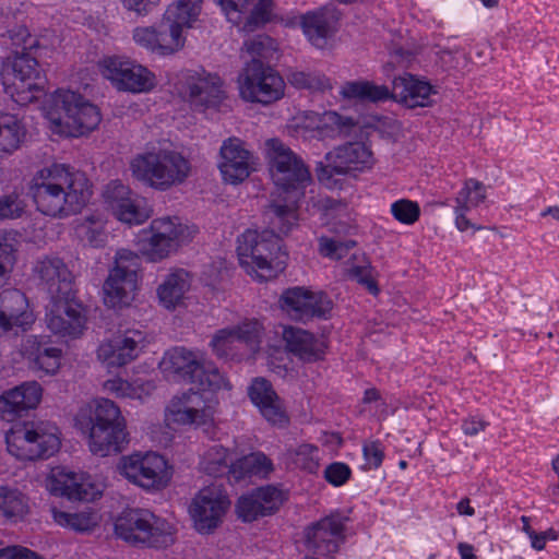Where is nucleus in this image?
Masks as SVG:
<instances>
[{"instance_id":"obj_22","label":"nucleus","mask_w":559,"mask_h":559,"mask_svg":"<svg viewBox=\"0 0 559 559\" xmlns=\"http://www.w3.org/2000/svg\"><path fill=\"white\" fill-rule=\"evenodd\" d=\"M219 156L218 168L226 182L240 183L253 170V155L238 138L225 140L221 146Z\"/></svg>"},{"instance_id":"obj_49","label":"nucleus","mask_w":559,"mask_h":559,"mask_svg":"<svg viewBox=\"0 0 559 559\" xmlns=\"http://www.w3.org/2000/svg\"><path fill=\"white\" fill-rule=\"evenodd\" d=\"M317 453V447L305 443L298 445L296 449L289 450L288 457L296 467L309 473H316L319 467Z\"/></svg>"},{"instance_id":"obj_37","label":"nucleus","mask_w":559,"mask_h":559,"mask_svg":"<svg viewBox=\"0 0 559 559\" xmlns=\"http://www.w3.org/2000/svg\"><path fill=\"white\" fill-rule=\"evenodd\" d=\"M486 199V189L484 185L476 180L469 179L465 181L463 189L459 192L455 202V225L459 230L464 231L467 228L479 229L469 222L465 216V212L471 207L478 206Z\"/></svg>"},{"instance_id":"obj_18","label":"nucleus","mask_w":559,"mask_h":559,"mask_svg":"<svg viewBox=\"0 0 559 559\" xmlns=\"http://www.w3.org/2000/svg\"><path fill=\"white\" fill-rule=\"evenodd\" d=\"M347 516L333 512L307 526L304 531L305 546L317 556H332L338 551L340 544L345 540Z\"/></svg>"},{"instance_id":"obj_36","label":"nucleus","mask_w":559,"mask_h":559,"mask_svg":"<svg viewBox=\"0 0 559 559\" xmlns=\"http://www.w3.org/2000/svg\"><path fill=\"white\" fill-rule=\"evenodd\" d=\"M48 489L51 493L64 496L70 500L90 501L94 498L92 486L84 483L82 476L61 467L52 469Z\"/></svg>"},{"instance_id":"obj_5","label":"nucleus","mask_w":559,"mask_h":559,"mask_svg":"<svg viewBox=\"0 0 559 559\" xmlns=\"http://www.w3.org/2000/svg\"><path fill=\"white\" fill-rule=\"evenodd\" d=\"M265 216L270 219L272 217ZM274 229L281 234L278 226H272V230L258 233L248 229L238 238L237 253L240 264L257 274L260 280L267 281L283 272L286 266L287 254L282 250V240L275 235Z\"/></svg>"},{"instance_id":"obj_10","label":"nucleus","mask_w":559,"mask_h":559,"mask_svg":"<svg viewBox=\"0 0 559 559\" xmlns=\"http://www.w3.org/2000/svg\"><path fill=\"white\" fill-rule=\"evenodd\" d=\"M160 366L164 371L193 384L200 391L214 392L230 388L224 374L213 364L202 362L192 352L183 347L169 350Z\"/></svg>"},{"instance_id":"obj_60","label":"nucleus","mask_w":559,"mask_h":559,"mask_svg":"<svg viewBox=\"0 0 559 559\" xmlns=\"http://www.w3.org/2000/svg\"><path fill=\"white\" fill-rule=\"evenodd\" d=\"M139 265V255L136 253L128 249H120L116 253L115 266L112 269L138 273Z\"/></svg>"},{"instance_id":"obj_50","label":"nucleus","mask_w":559,"mask_h":559,"mask_svg":"<svg viewBox=\"0 0 559 559\" xmlns=\"http://www.w3.org/2000/svg\"><path fill=\"white\" fill-rule=\"evenodd\" d=\"M356 246L353 239L342 240L340 237L320 238V253L334 260H341Z\"/></svg>"},{"instance_id":"obj_55","label":"nucleus","mask_w":559,"mask_h":559,"mask_svg":"<svg viewBox=\"0 0 559 559\" xmlns=\"http://www.w3.org/2000/svg\"><path fill=\"white\" fill-rule=\"evenodd\" d=\"M267 515L274 513L282 503V491L273 486L261 487L254 491Z\"/></svg>"},{"instance_id":"obj_13","label":"nucleus","mask_w":559,"mask_h":559,"mask_svg":"<svg viewBox=\"0 0 559 559\" xmlns=\"http://www.w3.org/2000/svg\"><path fill=\"white\" fill-rule=\"evenodd\" d=\"M189 228L178 217L154 219L150 229L141 231L138 250L150 262H159L190 238Z\"/></svg>"},{"instance_id":"obj_30","label":"nucleus","mask_w":559,"mask_h":559,"mask_svg":"<svg viewBox=\"0 0 559 559\" xmlns=\"http://www.w3.org/2000/svg\"><path fill=\"white\" fill-rule=\"evenodd\" d=\"M142 341L140 331H127L124 334L115 335L98 347L97 357L108 367H122L136 358Z\"/></svg>"},{"instance_id":"obj_54","label":"nucleus","mask_w":559,"mask_h":559,"mask_svg":"<svg viewBox=\"0 0 559 559\" xmlns=\"http://www.w3.org/2000/svg\"><path fill=\"white\" fill-rule=\"evenodd\" d=\"M25 204L16 193H10L0 198V221L14 219L22 215Z\"/></svg>"},{"instance_id":"obj_31","label":"nucleus","mask_w":559,"mask_h":559,"mask_svg":"<svg viewBox=\"0 0 559 559\" xmlns=\"http://www.w3.org/2000/svg\"><path fill=\"white\" fill-rule=\"evenodd\" d=\"M282 336L286 348L300 360L316 362L324 358L328 346L323 337L295 326H284Z\"/></svg>"},{"instance_id":"obj_6","label":"nucleus","mask_w":559,"mask_h":559,"mask_svg":"<svg viewBox=\"0 0 559 559\" xmlns=\"http://www.w3.org/2000/svg\"><path fill=\"white\" fill-rule=\"evenodd\" d=\"M88 447L93 454H116L129 443L127 423L120 407L108 399H99L88 417Z\"/></svg>"},{"instance_id":"obj_38","label":"nucleus","mask_w":559,"mask_h":559,"mask_svg":"<svg viewBox=\"0 0 559 559\" xmlns=\"http://www.w3.org/2000/svg\"><path fill=\"white\" fill-rule=\"evenodd\" d=\"M273 471L272 461L262 452H254L230 463L229 480L240 481L247 477H266Z\"/></svg>"},{"instance_id":"obj_27","label":"nucleus","mask_w":559,"mask_h":559,"mask_svg":"<svg viewBox=\"0 0 559 559\" xmlns=\"http://www.w3.org/2000/svg\"><path fill=\"white\" fill-rule=\"evenodd\" d=\"M133 39L139 46L162 56L175 53L185 45L183 36H178L177 31H171L163 20L156 26L136 27Z\"/></svg>"},{"instance_id":"obj_25","label":"nucleus","mask_w":559,"mask_h":559,"mask_svg":"<svg viewBox=\"0 0 559 559\" xmlns=\"http://www.w3.org/2000/svg\"><path fill=\"white\" fill-rule=\"evenodd\" d=\"M357 123L350 117H343L335 111L323 114L307 112L297 129L304 134L310 132L311 138L320 140L326 138L348 136L356 129Z\"/></svg>"},{"instance_id":"obj_16","label":"nucleus","mask_w":559,"mask_h":559,"mask_svg":"<svg viewBox=\"0 0 559 559\" xmlns=\"http://www.w3.org/2000/svg\"><path fill=\"white\" fill-rule=\"evenodd\" d=\"M118 468L129 480L145 489L163 488L169 479L165 459L153 452L123 456Z\"/></svg>"},{"instance_id":"obj_4","label":"nucleus","mask_w":559,"mask_h":559,"mask_svg":"<svg viewBox=\"0 0 559 559\" xmlns=\"http://www.w3.org/2000/svg\"><path fill=\"white\" fill-rule=\"evenodd\" d=\"M44 109L55 131L66 136H82L100 122L98 108L70 90L59 88L50 94Z\"/></svg>"},{"instance_id":"obj_9","label":"nucleus","mask_w":559,"mask_h":559,"mask_svg":"<svg viewBox=\"0 0 559 559\" xmlns=\"http://www.w3.org/2000/svg\"><path fill=\"white\" fill-rule=\"evenodd\" d=\"M115 533L131 545L166 548L175 543L176 528L145 509H129L115 521Z\"/></svg>"},{"instance_id":"obj_53","label":"nucleus","mask_w":559,"mask_h":559,"mask_svg":"<svg viewBox=\"0 0 559 559\" xmlns=\"http://www.w3.org/2000/svg\"><path fill=\"white\" fill-rule=\"evenodd\" d=\"M392 215L400 223L411 225L418 221L420 209L417 202L401 199L391 205Z\"/></svg>"},{"instance_id":"obj_46","label":"nucleus","mask_w":559,"mask_h":559,"mask_svg":"<svg viewBox=\"0 0 559 559\" xmlns=\"http://www.w3.org/2000/svg\"><path fill=\"white\" fill-rule=\"evenodd\" d=\"M61 349L46 345H38L31 352L29 359L33 368L44 371L46 374H53L60 367Z\"/></svg>"},{"instance_id":"obj_32","label":"nucleus","mask_w":559,"mask_h":559,"mask_svg":"<svg viewBox=\"0 0 559 559\" xmlns=\"http://www.w3.org/2000/svg\"><path fill=\"white\" fill-rule=\"evenodd\" d=\"M138 289V273L111 269L104 283V302L110 308L129 306Z\"/></svg>"},{"instance_id":"obj_44","label":"nucleus","mask_w":559,"mask_h":559,"mask_svg":"<svg viewBox=\"0 0 559 559\" xmlns=\"http://www.w3.org/2000/svg\"><path fill=\"white\" fill-rule=\"evenodd\" d=\"M75 229L79 237L91 247L100 248L106 245L105 221L100 215L84 216Z\"/></svg>"},{"instance_id":"obj_61","label":"nucleus","mask_w":559,"mask_h":559,"mask_svg":"<svg viewBox=\"0 0 559 559\" xmlns=\"http://www.w3.org/2000/svg\"><path fill=\"white\" fill-rule=\"evenodd\" d=\"M0 559H43L36 552L22 547L9 546L0 549Z\"/></svg>"},{"instance_id":"obj_57","label":"nucleus","mask_w":559,"mask_h":559,"mask_svg":"<svg viewBox=\"0 0 559 559\" xmlns=\"http://www.w3.org/2000/svg\"><path fill=\"white\" fill-rule=\"evenodd\" d=\"M350 474V468L341 462L332 463L324 469V478L333 486L345 484L349 479Z\"/></svg>"},{"instance_id":"obj_33","label":"nucleus","mask_w":559,"mask_h":559,"mask_svg":"<svg viewBox=\"0 0 559 559\" xmlns=\"http://www.w3.org/2000/svg\"><path fill=\"white\" fill-rule=\"evenodd\" d=\"M34 322L33 312L28 309L26 296L17 290H4L0 294V330L11 331L14 326L25 329Z\"/></svg>"},{"instance_id":"obj_15","label":"nucleus","mask_w":559,"mask_h":559,"mask_svg":"<svg viewBox=\"0 0 559 559\" xmlns=\"http://www.w3.org/2000/svg\"><path fill=\"white\" fill-rule=\"evenodd\" d=\"M326 164L319 162L316 174L320 182L331 186L334 175H346L371 164V151L362 142H348L325 155Z\"/></svg>"},{"instance_id":"obj_48","label":"nucleus","mask_w":559,"mask_h":559,"mask_svg":"<svg viewBox=\"0 0 559 559\" xmlns=\"http://www.w3.org/2000/svg\"><path fill=\"white\" fill-rule=\"evenodd\" d=\"M242 50L251 56V60L270 61L277 50L276 43L265 34H259L243 43Z\"/></svg>"},{"instance_id":"obj_12","label":"nucleus","mask_w":559,"mask_h":559,"mask_svg":"<svg viewBox=\"0 0 559 559\" xmlns=\"http://www.w3.org/2000/svg\"><path fill=\"white\" fill-rule=\"evenodd\" d=\"M237 82L239 94L246 102L270 105L284 96L285 83L282 76L259 59L245 63Z\"/></svg>"},{"instance_id":"obj_24","label":"nucleus","mask_w":559,"mask_h":559,"mask_svg":"<svg viewBox=\"0 0 559 559\" xmlns=\"http://www.w3.org/2000/svg\"><path fill=\"white\" fill-rule=\"evenodd\" d=\"M103 198L107 207L123 223L141 224L147 218L146 213L140 206L138 195L120 180H112L106 185Z\"/></svg>"},{"instance_id":"obj_21","label":"nucleus","mask_w":559,"mask_h":559,"mask_svg":"<svg viewBox=\"0 0 559 559\" xmlns=\"http://www.w3.org/2000/svg\"><path fill=\"white\" fill-rule=\"evenodd\" d=\"M261 325L258 321L243 322L234 328L218 330L212 337L210 346L219 359H234L238 357L240 346L255 353L261 342Z\"/></svg>"},{"instance_id":"obj_20","label":"nucleus","mask_w":559,"mask_h":559,"mask_svg":"<svg viewBox=\"0 0 559 559\" xmlns=\"http://www.w3.org/2000/svg\"><path fill=\"white\" fill-rule=\"evenodd\" d=\"M280 304L293 319L307 322L312 318L326 319L333 308V301L323 292L313 293L305 287L286 289Z\"/></svg>"},{"instance_id":"obj_8","label":"nucleus","mask_w":559,"mask_h":559,"mask_svg":"<svg viewBox=\"0 0 559 559\" xmlns=\"http://www.w3.org/2000/svg\"><path fill=\"white\" fill-rule=\"evenodd\" d=\"M130 168L138 180L160 191L185 182L191 169L188 159L170 150L140 154L132 159Z\"/></svg>"},{"instance_id":"obj_34","label":"nucleus","mask_w":559,"mask_h":559,"mask_svg":"<svg viewBox=\"0 0 559 559\" xmlns=\"http://www.w3.org/2000/svg\"><path fill=\"white\" fill-rule=\"evenodd\" d=\"M249 396L267 421L274 425H283L287 421L281 401L267 380L254 379L249 388Z\"/></svg>"},{"instance_id":"obj_47","label":"nucleus","mask_w":559,"mask_h":559,"mask_svg":"<svg viewBox=\"0 0 559 559\" xmlns=\"http://www.w3.org/2000/svg\"><path fill=\"white\" fill-rule=\"evenodd\" d=\"M51 512L56 523L76 532H87L96 525L95 516L87 512L70 513L56 508Z\"/></svg>"},{"instance_id":"obj_11","label":"nucleus","mask_w":559,"mask_h":559,"mask_svg":"<svg viewBox=\"0 0 559 559\" xmlns=\"http://www.w3.org/2000/svg\"><path fill=\"white\" fill-rule=\"evenodd\" d=\"M33 46L34 44H29L21 51H14L3 61L0 72L5 93L21 105L37 99L35 92L39 91L36 82L39 79L38 62L27 51Z\"/></svg>"},{"instance_id":"obj_28","label":"nucleus","mask_w":559,"mask_h":559,"mask_svg":"<svg viewBox=\"0 0 559 559\" xmlns=\"http://www.w3.org/2000/svg\"><path fill=\"white\" fill-rule=\"evenodd\" d=\"M43 389L36 381H26L2 393L0 413L3 418L13 420L29 409L37 407L41 400Z\"/></svg>"},{"instance_id":"obj_29","label":"nucleus","mask_w":559,"mask_h":559,"mask_svg":"<svg viewBox=\"0 0 559 559\" xmlns=\"http://www.w3.org/2000/svg\"><path fill=\"white\" fill-rule=\"evenodd\" d=\"M35 273L45 285L50 299L73 295V276L61 259L47 257L38 261Z\"/></svg>"},{"instance_id":"obj_19","label":"nucleus","mask_w":559,"mask_h":559,"mask_svg":"<svg viewBox=\"0 0 559 559\" xmlns=\"http://www.w3.org/2000/svg\"><path fill=\"white\" fill-rule=\"evenodd\" d=\"M47 328L57 335L79 337L86 324L84 308L72 296L50 299L46 307Z\"/></svg>"},{"instance_id":"obj_43","label":"nucleus","mask_w":559,"mask_h":559,"mask_svg":"<svg viewBox=\"0 0 559 559\" xmlns=\"http://www.w3.org/2000/svg\"><path fill=\"white\" fill-rule=\"evenodd\" d=\"M25 131L15 116L0 115V153H12L20 147Z\"/></svg>"},{"instance_id":"obj_63","label":"nucleus","mask_w":559,"mask_h":559,"mask_svg":"<svg viewBox=\"0 0 559 559\" xmlns=\"http://www.w3.org/2000/svg\"><path fill=\"white\" fill-rule=\"evenodd\" d=\"M364 455L370 466L379 467L383 461V451L379 448L377 442H371L364 445Z\"/></svg>"},{"instance_id":"obj_14","label":"nucleus","mask_w":559,"mask_h":559,"mask_svg":"<svg viewBox=\"0 0 559 559\" xmlns=\"http://www.w3.org/2000/svg\"><path fill=\"white\" fill-rule=\"evenodd\" d=\"M179 91L195 108L217 107L225 98L223 81L205 70H185L179 78Z\"/></svg>"},{"instance_id":"obj_3","label":"nucleus","mask_w":559,"mask_h":559,"mask_svg":"<svg viewBox=\"0 0 559 559\" xmlns=\"http://www.w3.org/2000/svg\"><path fill=\"white\" fill-rule=\"evenodd\" d=\"M436 94L437 91L432 85L409 73L395 76L391 90L369 81L346 82L341 90V95L345 98L372 103L393 99L409 109L432 106L431 96Z\"/></svg>"},{"instance_id":"obj_35","label":"nucleus","mask_w":559,"mask_h":559,"mask_svg":"<svg viewBox=\"0 0 559 559\" xmlns=\"http://www.w3.org/2000/svg\"><path fill=\"white\" fill-rule=\"evenodd\" d=\"M337 21L333 10L322 8L307 12L300 17V26L308 40L317 48H324L334 33Z\"/></svg>"},{"instance_id":"obj_56","label":"nucleus","mask_w":559,"mask_h":559,"mask_svg":"<svg viewBox=\"0 0 559 559\" xmlns=\"http://www.w3.org/2000/svg\"><path fill=\"white\" fill-rule=\"evenodd\" d=\"M287 81L297 88H323L324 84L320 76L302 71H290Z\"/></svg>"},{"instance_id":"obj_59","label":"nucleus","mask_w":559,"mask_h":559,"mask_svg":"<svg viewBox=\"0 0 559 559\" xmlns=\"http://www.w3.org/2000/svg\"><path fill=\"white\" fill-rule=\"evenodd\" d=\"M225 11L228 20L238 23L241 13L249 10L250 0H216Z\"/></svg>"},{"instance_id":"obj_2","label":"nucleus","mask_w":559,"mask_h":559,"mask_svg":"<svg viewBox=\"0 0 559 559\" xmlns=\"http://www.w3.org/2000/svg\"><path fill=\"white\" fill-rule=\"evenodd\" d=\"M29 194L39 212L63 217L80 212L88 202L92 191L84 173L64 164H52L35 174Z\"/></svg>"},{"instance_id":"obj_40","label":"nucleus","mask_w":559,"mask_h":559,"mask_svg":"<svg viewBox=\"0 0 559 559\" xmlns=\"http://www.w3.org/2000/svg\"><path fill=\"white\" fill-rule=\"evenodd\" d=\"M190 288L189 274L185 270H177L167 275L158 286L157 295L160 302L168 309H174L181 302Z\"/></svg>"},{"instance_id":"obj_1","label":"nucleus","mask_w":559,"mask_h":559,"mask_svg":"<svg viewBox=\"0 0 559 559\" xmlns=\"http://www.w3.org/2000/svg\"><path fill=\"white\" fill-rule=\"evenodd\" d=\"M266 147L271 176L281 191L277 200L266 207V215L286 235L297 221V204L312 179L301 157L278 139L267 140Z\"/></svg>"},{"instance_id":"obj_42","label":"nucleus","mask_w":559,"mask_h":559,"mask_svg":"<svg viewBox=\"0 0 559 559\" xmlns=\"http://www.w3.org/2000/svg\"><path fill=\"white\" fill-rule=\"evenodd\" d=\"M28 512L24 493L16 488L0 487V516L17 521Z\"/></svg>"},{"instance_id":"obj_26","label":"nucleus","mask_w":559,"mask_h":559,"mask_svg":"<svg viewBox=\"0 0 559 559\" xmlns=\"http://www.w3.org/2000/svg\"><path fill=\"white\" fill-rule=\"evenodd\" d=\"M107 70L108 78L122 91L142 93L151 91L156 85L155 75L140 64L109 60Z\"/></svg>"},{"instance_id":"obj_17","label":"nucleus","mask_w":559,"mask_h":559,"mask_svg":"<svg viewBox=\"0 0 559 559\" xmlns=\"http://www.w3.org/2000/svg\"><path fill=\"white\" fill-rule=\"evenodd\" d=\"M229 506L230 501L221 486L211 485L202 488L190 506L195 530L201 534L213 533L222 523Z\"/></svg>"},{"instance_id":"obj_41","label":"nucleus","mask_w":559,"mask_h":559,"mask_svg":"<svg viewBox=\"0 0 559 559\" xmlns=\"http://www.w3.org/2000/svg\"><path fill=\"white\" fill-rule=\"evenodd\" d=\"M372 273L373 267L364 254H353L345 263L344 274L364 286L371 295L377 296L380 289Z\"/></svg>"},{"instance_id":"obj_62","label":"nucleus","mask_w":559,"mask_h":559,"mask_svg":"<svg viewBox=\"0 0 559 559\" xmlns=\"http://www.w3.org/2000/svg\"><path fill=\"white\" fill-rule=\"evenodd\" d=\"M121 2L127 10L138 15H145L159 3V0H121Z\"/></svg>"},{"instance_id":"obj_45","label":"nucleus","mask_w":559,"mask_h":559,"mask_svg":"<svg viewBox=\"0 0 559 559\" xmlns=\"http://www.w3.org/2000/svg\"><path fill=\"white\" fill-rule=\"evenodd\" d=\"M233 461L229 460V452L219 444L211 447L204 454L201 462V468L204 473L213 477L223 475L229 476V467Z\"/></svg>"},{"instance_id":"obj_39","label":"nucleus","mask_w":559,"mask_h":559,"mask_svg":"<svg viewBox=\"0 0 559 559\" xmlns=\"http://www.w3.org/2000/svg\"><path fill=\"white\" fill-rule=\"evenodd\" d=\"M203 0H178L170 4L163 17L171 31L176 29L182 36L183 27H191L202 9Z\"/></svg>"},{"instance_id":"obj_51","label":"nucleus","mask_w":559,"mask_h":559,"mask_svg":"<svg viewBox=\"0 0 559 559\" xmlns=\"http://www.w3.org/2000/svg\"><path fill=\"white\" fill-rule=\"evenodd\" d=\"M236 511L238 516L245 522H251L257 520L259 516L267 515L254 492L250 496L240 497L236 504Z\"/></svg>"},{"instance_id":"obj_64","label":"nucleus","mask_w":559,"mask_h":559,"mask_svg":"<svg viewBox=\"0 0 559 559\" xmlns=\"http://www.w3.org/2000/svg\"><path fill=\"white\" fill-rule=\"evenodd\" d=\"M487 426V423L484 420H477L475 418L465 419L462 424V430L466 436H476L478 432L483 431Z\"/></svg>"},{"instance_id":"obj_52","label":"nucleus","mask_w":559,"mask_h":559,"mask_svg":"<svg viewBox=\"0 0 559 559\" xmlns=\"http://www.w3.org/2000/svg\"><path fill=\"white\" fill-rule=\"evenodd\" d=\"M271 5V0H259L246 17L241 29L246 33H251L263 26L270 20Z\"/></svg>"},{"instance_id":"obj_58","label":"nucleus","mask_w":559,"mask_h":559,"mask_svg":"<svg viewBox=\"0 0 559 559\" xmlns=\"http://www.w3.org/2000/svg\"><path fill=\"white\" fill-rule=\"evenodd\" d=\"M14 248L5 237H0V283L11 272L15 262Z\"/></svg>"},{"instance_id":"obj_23","label":"nucleus","mask_w":559,"mask_h":559,"mask_svg":"<svg viewBox=\"0 0 559 559\" xmlns=\"http://www.w3.org/2000/svg\"><path fill=\"white\" fill-rule=\"evenodd\" d=\"M166 420L179 425L209 426L213 423V411L205 406L200 393L192 389L175 396L166 407Z\"/></svg>"},{"instance_id":"obj_7","label":"nucleus","mask_w":559,"mask_h":559,"mask_svg":"<svg viewBox=\"0 0 559 559\" xmlns=\"http://www.w3.org/2000/svg\"><path fill=\"white\" fill-rule=\"evenodd\" d=\"M9 453L21 461L47 459L60 448L58 427L46 420L17 423L7 432Z\"/></svg>"}]
</instances>
